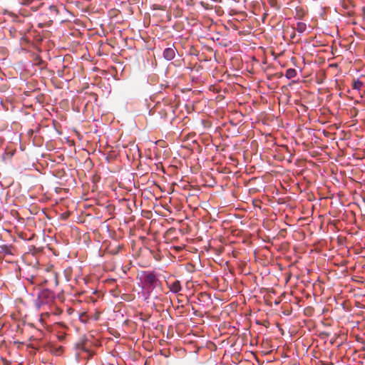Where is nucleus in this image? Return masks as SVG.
<instances>
[{"instance_id": "obj_7", "label": "nucleus", "mask_w": 365, "mask_h": 365, "mask_svg": "<svg viewBox=\"0 0 365 365\" xmlns=\"http://www.w3.org/2000/svg\"><path fill=\"white\" fill-rule=\"evenodd\" d=\"M48 292L47 291H43L41 292V294H39V298H41L46 295H48Z\"/></svg>"}, {"instance_id": "obj_8", "label": "nucleus", "mask_w": 365, "mask_h": 365, "mask_svg": "<svg viewBox=\"0 0 365 365\" xmlns=\"http://www.w3.org/2000/svg\"><path fill=\"white\" fill-rule=\"evenodd\" d=\"M50 9H53V10L56 11V8L54 6H51Z\"/></svg>"}, {"instance_id": "obj_2", "label": "nucleus", "mask_w": 365, "mask_h": 365, "mask_svg": "<svg viewBox=\"0 0 365 365\" xmlns=\"http://www.w3.org/2000/svg\"><path fill=\"white\" fill-rule=\"evenodd\" d=\"M166 284L170 291L173 293H178L182 289L180 282L179 280H174L173 282L167 281Z\"/></svg>"}, {"instance_id": "obj_5", "label": "nucleus", "mask_w": 365, "mask_h": 365, "mask_svg": "<svg viewBox=\"0 0 365 365\" xmlns=\"http://www.w3.org/2000/svg\"><path fill=\"white\" fill-rule=\"evenodd\" d=\"M298 32L303 33L307 29V24L303 22H298L294 28Z\"/></svg>"}, {"instance_id": "obj_6", "label": "nucleus", "mask_w": 365, "mask_h": 365, "mask_svg": "<svg viewBox=\"0 0 365 365\" xmlns=\"http://www.w3.org/2000/svg\"><path fill=\"white\" fill-rule=\"evenodd\" d=\"M362 86H363V83L361 81H359V80L354 81V82L353 83L354 89L360 90Z\"/></svg>"}, {"instance_id": "obj_3", "label": "nucleus", "mask_w": 365, "mask_h": 365, "mask_svg": "<svg viewBox=\"0 0 365 365\" xmlns=\"http://www.w3.org/2000/svg\"><path fill=\"white\" fill-rule=\"evenodd\" d=\"M163 56L168 61L173 59L175 56V48L173 46L165 48L163 51Z\"/></svg>"}, {"instance_id": "obj_4", "label": "nucleus", "mask_w": 365, "mask_h": 365, "mask_svg": "<svg viewBox=\"0 0 365 365\" xmlns=\"http://www.w3.org/2000/svg\"><path fill=\"white\" fill-rule=\"evenodd\" d=\"M297 76V71L294 68H289L286 71L285 76L288 79L294 78Z\"/></svg>"}, {"instance_id": "obj_1", "label": "nucleus", "mask_w": 365, "mask_h": 365, "mask_svg": "<svg viewBox=\"0 0 365 365\" xmlns=\"http://www.w3.org/2000/svg\"><path fill=\"white\" fill-rule=\"evenodd\" d=\"M158 279L153 272H145L143 278L144 286L148 289L156 287Z\"/></svg>"}]
</instances>
